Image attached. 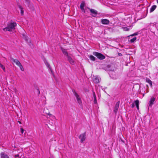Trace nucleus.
<instances>
[{
	"label": "nucleus",
	"mask_w": 158,
	"mask_h": 158,
	"mask_svg": "<svg viewBox=\"0 0 158 158\" xmlns=\"http://www.w3.org/2000/svg\"><path fill=\"white\" fill-rule=\"evenodd\" d=\"M16 25V23L15 22L10 23L8 24L7 27L4 28L3 30L4 31H12L15 30Z\"/></svg>",
	"instance_id": "nucleus-1"
},
{
	"label": "nucleus",
	"mask_w": 158,
	"mask_h": 158,
	"mask_svg": "<svg viewBox=\"0 0 158 158\" xmlns=\"http://www.w3.org/2000/svg\"><path fill=\"white\" fill-rule=\"evenodd\" d=\"M62 50L63 54L65 56L67 57L68 60L69 61V63L72 64H74V61L70 56H72V55L70 54H68L67 52L66 51V50Z\"/></svg>",
	"instance_id": "nucleus-2"
},
{
	"label": "nucleus",
	"mask_w": 158,
	"mask_h": 158,
	"mask_svg": "<svg viewBox=\"0 0 158 158\" xmlns=\"http://www.w3.org/2000/svg\"><path fill=\"white\" fill-rule=\"evenodd\" d=\"M93 54L100 60L104 59L106 57L102 53L97 52H94Z\"/></svg>",
	"instance_id": "nucleus-3"
},
{
	"label": "nucleus",
	"mask_w": 158,
	"mask_h": 158,
	"mask_svg": "<svg viewBox=\"0 0 158 158\" xmlns=\"http://www.w3.org/2000/svg\"><path fill=\"white\" fill-rule=\"evenodd\" d=\"M79 138L81 140V142L83 143L86 139V132L81 134L79 136Z\"/></svg>",
	"instance_id": "nucleus-4"
},
{
	"label": "nucleus",
	"mask_w": 158,
	"mask_h": 158,
	"mask_svg": "<svg viewBox=\"0 0 158 158\" xmlns=\"http://www.w3.org/2000/svg\"><path fill=\"white\" fill-rule=\"evenodd\" d=\"M74 95L76 96L77 100L79 104L81 103L82 102L81 98L79 97V95L76 92L75 90H73Z\"/></svg>",
	"instance_id": "nucleus-5"
},
{
	"label": "nucleus",
	"mask_w": 158,
	"mask_h": 158,
	"mask_svg": "<svg viewBox=\"0 0 158 158\" xmlns=\"http://www.w3.org/2000/svg\"><path fill=\"white\" fill-rule=\"evenodd\" d=\"M119 101H118L116 102L115 105L114 109V111L115 113H116L118 111V109L119 107Z\"/></svg>",
	"instance_id": "nucleus-6"
},
{
	"label": "nucleus",
	"mask_w": 158,
	"mask_h": 158,
	"mask_svg": "<svg viewBox=\"0 0 158 158\" xmlns=\"http://www.w3.org/2000/svg\"><path fill=\"white\" fill-rule=\"evenodd\" d=\"M155 100V98L154 97H152L149 102V106H152V105L154 104V102Z\"/></svg>",
	"instance_id": "nucleus-7"
},
{
	"label": "nucleus",
	"mask_w": 158,
	"mask_h": 158,
	"mask_svg": "<svg viewBox=\"0 0 158 158\" xmlns=\"http://www.w3.org/2000/svg\"><path fill=\"white\" fill-rule=\"evenodd\" d=\"M102 23L103 24H109L110 23L109 21L107 19H102L101 21Z\"/></svg>",
	"instance_id": "nucleus-8"
},
{
	"label": "nucleus",
	"mask_w": 158,
	"mask_h": 158,
	"mask_svg": "<svg viewBox=\"0 0 158 158\" xmlns=\"http://www.w3.org/2000/svg\"><path fill=\"white\" fill-rule=\"evenodd\" d=\"M10 59L12 61L15 63L18 66L21 64L20 62L18 60L14 59L12 58H11Z\"/></svg>",
	"instance_id": "nucleus-9"
},
{
	"label": "nucleus",
	"mask_w": 158,
	"mask_h": 158,
	"mask_svg": "<svg viewBox=\"0 0 158 158\" xmlns=\"http://www.w3.org/2000/svg\"><path fill=\"white\" fill-rule=\"evenodd\" d=\"M1 158H9V156L5 153L2 152L0 154Z\"/></svg>",
	"instance_id": "nucleus-10"
},
{
	"label": "nucleus",
	"mask_w": 158,
	"mask_h": 158,
	"mask_svg": "<svg viewBox=\"0 0 158 158\" xmlns=\"http://www.w3.org/2000/svg\"><path fill=\"white\" fill-rule=\"evenodd\" d=\"M90 12L91 13L93 14V15H92L93 17H95V16L97 14V11H96V10H94V9H90Z\"/></svg>",
	"instance_id": "nucleus-11"
},
{
	"label": "nucleus",
	"mask_w": 158,
	"mask_h": 158,
	"mask_svg": "<svg viewBox=\"0 0 158 158\" xmlns=\"http://www.w3.org/2000/svg\"><path fill=\"white\" fill-rule=\"evenodd\" d=\"M134 102L135 103V106L138 110L139 109V101L138 100H137L134 101Z\"/></svg>",
	"instance_id": "nucleus-12"
},
{
	"label": "nucleus",
	"mask_w": 158,
	"mask_h": 158,
	"mask_svg": "<svg viewBox=\"0 0 158 158\" xmlns=\"http://www.w3.org/2000/svg\"><path fill=\"white\" fill-rule=\"evenodd\" d=\"M146 82L148 83L151 86L152 85V81L148 78H146Z\"/></svg>",
	"instance_id": "nucleus-13"
},
{
	"label": "nucleus",
	"mask_w": 158,
	"mask_h": 158,
	"mask_svg": "<svg viewBox=\"0 0 158 158\" xmlns=\"http://www.w3.org/2000/svg\"><path fill=\"white\" fill-rule=\"evenodd\" d=\"M94 81L96 83H98L100 82V79L98 77H96L94 79Z\"/></svg>",
	"instance_id": "nucleus-14"
},
{
	"label": "nucleus",
	"mask_w": 158,
	"mask_h": 158,
	"mask_svg": "<svg viewBox=\"0 0 158 158\" xmlns=\"http://www.w3.org/2000/svg\"><path fill=\"white\" fill-rule=\"evenodd\" d=\"M35 94L36 95L38 96H39L40 94V92L39 89H37L36 90H34Z\"/></svg>",
	"instance_id": "nucleus-15"
},
{
	"label": "nucleus",
	"mask_w": 158,
	"mask_h": 158,
	"mask_svg": "<svg viewBox=\"0 0 158 158\" xmlns=\"http://www.w3.org/2000/svg\"><path fill=\"white\" fill-rule=\"evenodd\" d=\"M156 5H153L152 6L151 8L150 9V12H153L156 8Z\"/></svg>",
	"instance_id": "nucleus-16"
},
{
	"label": "nucleus",
	"mask_w": 158,
	"mask_h": 158,
	"mask_svg": "<svg viewBox=\"0 0 158 158\" xmlns=\"http://www.w3.org/2000/svg\"><path fill=\"white\" fill-rule=\"evenodd\" d=\"M19 8L21 10V14L22 15H23V8L21 6H19Z\"/></svg>",
	"instance_id": "nucleus-17"
},
{
	"label": "nucleus",
	"mask_w": 158,
	"mask_h": 158,
	"mask_svg": "<svg viewBox=\"0 0 158 158\" xmlns=\"http://www.w3.org/2000/svg\"><path fill=\"white\" fill-rule=\"evenodd\" d=\"M25 40L28 43L31 42V39L29 38L28 37L25 36L24 37Z\"/></svg>",
	"instance_id": "nucleus-18"
},
{
	"label": "nucleus",
	"mask_w": 158,
	"mask_h": 158,
	"mask_svg": "<svg viewBox=\"0 0 158 158\" xmlns=\"http://www.w3.org/2000/svg\"><path fill=\"white\" fill-rule=\"evenodd\" d=\"M89 58L91 60L94 61H95L96 60L95 57L92 55H90L89 56Z\"/></svg>",
	"instance_id": "nucleus-19"
},
{
	"label": "nucleus",
	"mask_w": 158,
	"mask_h": 158,
	"mask_svg": "<svg viewBox=\"0 0 158 158\" xmlns=\"http://www.w3.org/2000/svg\"><path fill=\"white\" fill-rule=\"evenodd\" d=\"M136 40V37H134L133 38L130 40H129V41L131 43H133Z\"/></svg>",
	"instance_id": "nucleus-20"
},
{
	"label": "nucleus",
	"mask_w": 158,
	"mask_h": 158,
	"mask_svg": "<svg viewBox=\"0 0 158 158\" xmlns=\"http://www.w3.org/2000/svg\"><path fill=\"white\" fill-rule=\"evenodd\" d=\"M111 66L110 65H108L106 66V69L109 71H111L112 69L110 68Z\"/></svg>",
	"instance_id": "nucleus-21"
},
{
	"label": "nucleus",
	"mask_w": 158,
	"mask_h": 158,
	"mask_svg": "<svg viewBox=\"0 0 158 158\" xmlns=\"http://www.w3.org/2000/svg\"><path fill=\"white\" fill-rule=\"evenodd\" d=\"M84 3H81L80 5V8L82 10H84Z\"/></svg>",
	"instance_id": "nucleus-22"
},
{
	"label": "nucleus",
	"mask_w": 158,
	"mask_h": 158,
	"mask_svg": "<svg viewBox=\"0 0 158 158\" xmlns=\"http://www.w3.org/2000/svg\"><path fill=\"white\" fill-rule=\"evenodd\" d=\"M19 66L20 67L21 70L22 71H24V69H23L22 65L21 64Z\"/></svg>",
	"instance_id": "nucleus-23"
},
{
	"label": "nucleus",
	"mask_w": 158,
	"mask_h": 158,
	"mask_svg": "<svg viewBox=\"0 0 158 158\" xmlns=\"http://www.w3.org/2000/svg\"><path fill=\"white\" fill-rule=\"evenodd\" d=\"M0 67L1 68L4 72H5V68L3 65L2 64V65H1Z\"/></svg>",
	"instance_id": "nucleus-24"
},
{
	"label": "nucleus",
	"mask_w": 158,
	"mask_h": 158,
	"mask_svg": "<svg viewBox=\"0 0 158 158\" xmlns=\"http://www.w3.org/2000/svg\"><path fill=\"white\" fill-rule=\"evenodd\" d=\"M123 29L124 31H128L129 30V28L127 27H123Z\"/></svg>",
	"instance_id": "nucleus-25"
},
{
	"label": "nucleus",
	"mask_w": 158,
	"mask_h": 158,
	"mask_svg": "<svg viewBox=\"0 0 158 158\" xmlns=\"http://www.w3.org/2000/svg\"><path fill=\"white\" fill-rule=\"evenodd\" d=\"M34 88L35 89L34 90H36L37 89H39V88L36 85L34 86Z\"/></svg>",
	"instance_id": "nucleus-26"
},
{
	"label": "nucleus",
	"mask_w": 158,
	"mask_h": 158,
	"mask_svg": "<svg viewBox=\"0 0 158 158\" xmlns=\"http://www.w3.org/2000/svg\"><path fill=\"white\" fill-rule=\"evenodd\" d=\"M97 101L96 100V97H95L94 98V102L95 104H96L97 103Z\"/></svg>",
	"instance_id": "nucleus-27"
},
{
	"label": "nucleus",
	"mask_w": 158,
	"mask_h": 158,
	"mask_svg": "<svg viewBox=\"0 0 158 158\" xmlns=\"http://www.w3.org/2000/svg\"><path fill=\"white\" fill-rule=\"evenodd\" d=\"M138 34L137 33H135L132 35H131L130 36H135V35H137Z\"/></svg>",
	"instance_id": "nucleus-28"
},
{
	"label": "nucleus",
	"mask_w": 158,
	"mask_h": 158,
	"mask_svg": "<svg viewBox=\"0 0 158 158\" xmlns=\"http://www.w3.org/2000/svg\"><path fill=\"white\" fill-rule=\"evenodd\" d=\"M93 97H94V98L95 97H96L95 92H94V91L93 90Z\"/></svg>",
	"instance_id": "nucleus-29"
},
{
	"label": "nucleus",
	"mask_w": 158,
	"mask_h": 158,
	"mask_svg": "<svg viewBox=\"0 0 158 158\" xmlns=\"http://www.w3.org/2000/svg\"><path fill=\"white\" fill-rule=\"evenodd\" d=\"M21 132L22 134H23V132L24 131V130L23 128H21Z\"/></svg>",
	"instance_id": "nucleus-30"
},
{
	"label": "nucleus",
	"mask_w": 158,
	"mask_h": 158,
	"mask_svg": "<svg viewBox=\"0 0 158 158\" xmlns=\"http://www.w3.org/2000/svg\"><path fill=\"white\" fill-rule=\"evenodd\" d=\"M135 106V104L134 103H132L131 104V107L133 108Z\"/></svg>",
	"instance_id": "nucleus-31"
},
{
	"label": "nucleus",
	"mask_w": 158,
	"mask_h": 158,
	"mask_svg": "<svg viewBox=\"0 0 158 158\" xmlns=\"http://www.w3.org/2000/svg\"><path fill=\"white\" fill-rule=\"evenodd\" d=\"M118 55L119 56H122V54L121 53H118Z\"/></svg>",
	"instance_id": "nucleus-32"
},
{
	"label": "nucleus",
	"mask_w": 158,
	"mask_h": 158,
	"mask_svg": "<svg viewBox=\"0 0 158 158\" xmlns=\"http://www.w3.org/2000/svg\"><path fill=\"white\" fill-rule=\"evenodd\" d=\"M47 66L48 67H49L50 66L49 64V63H47Z\"/></svg>",
	"instance_id": "nucleus-33"
},
{
	"label": "nucleus",
	"mask_w": 158,
	"mask_h": 158,
	"mask_svg": "<svg viewBox=\"0 0 158 158\" xmlns=\"http://www.w3.org/2000/svg\"><path fill=\"white\" fill-rule=\"evenodd\" d=\"M19 154H17L15 155V156L16 158L17 157L19 156Z\"/></svg>",
	"instance_id": "nucleus-34"
},
{
	"label": "nucleus",
	"mask_w": 158,
	"mask_h": 158,
	"mask_svg": "<svg viewBox=\"0 0 158 158\" xmlns=\"http://www.w3.org/2000/svg\"><path fill=\"white\" fill-rule=\"evenodd\" d=\"M18 122L20 124H21V123L20 121H18Z\"/></svg>",
	"instance_id": "nucleus-35"
},
{
	"label": "nucleus",
	"mask_w": 158,
	"mask_h": 158,
	"mask_svg": "<svg viewBox=\"0 0 158 158\" xmlns=\"http://www.w3.org/2000/svg\"><path fill=\"white\" fill-rule=\"evenodd\" d=\"M157 3H158V0H157Z\"/></svg>",
	"instance_id": "nucleus-36"
},
{
	"label": "nucleus",
	"mask_w": 158,
	"mask_h": 158,
	"mask_svg": "<svg viewBox=\"0 0 158 158\" xmlns=\"http://www.w3.org/2000/svg\"><path fill=\"white\" fill-rule=\"evenodd\" d=\"M49 115H51V114H48Z\"/></svg>",
	"instance_id": "nucleus-37"
},
{
	"label": "nucleus",
	"mask_w": 158,
	"mask_h": 158,
	"mask_svg": "<svg viewBox=\"0 0 158 158\" xmlns=\"http://www.w3.org/2000/svg\"><path fill=\"white\" fill-rule=\"evenodd\" d=\"M152 52V53H153V52Z\"/></svg>",
	"instance_id": "nucleus-38"
}]
</instances>
